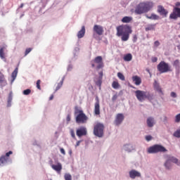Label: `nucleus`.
Here are the masks:
<instances>
[{
	"mask_svg": "<svg viewBox=\"0 0 180 180\" xmlns=\"http://www.w3.org/2000/svg\"><path fill=\"white\" fill-rule=\"evenodd\" d=\"M135 95L136 96V99H138L139 102H143V101H146V99L153 101V94H150L148 91L136 90L135 91Z\"/></svg>",
	"mask_w": 180,
	"mask_h": 180,
	"instance_id": "obj_3",
	"label": "nucleus"
},
{
	"mask_svg": "<svg viewBox=\"0 0 180 180\" xmlns=\"http://www.w3.org/2000/svg\"><path fill=\"white\" fill-rule=\"evenodd\" d=\"M154 3L152 1L142 2L138 4L135 8V13L136 15H142V13H147L149 11H151Z\"/></svg>",
	"mask_w": 180,
	"mask_h": 180,
	"instance_id": "obj_2",
	"label": "nucleus"
},
{
	"mask_svg": "<svg viewBox=\"0 0 180 180\" xmlns=\"http://www.w3.org/2000/svg\"><path fill=\"white\" fill-rule=\"evenodd\" d=\"M177 49L180 51V44L177 45Z\"/></svg>",
	"mask_w": 180,
	"mask_h": 180,
	"instance_id": "obj_55",
	"label": "nucleus"
},
{
	"mask_svg": "<svg viewBox=\"0 0 180 180\" xmlns=\"http://www.w3.org/2000/svg\"><path fill=\"white\" fill-rule=\"evenodd\" d=\"M90 64L92 68H96V70H101L103 68V59L102 56H97L94 60H91Z\"/></svg>",
	"mask_w": 180,
	"mask_h": 180,
	"instance_id": "obj_6",
	"label": "nucleus"
},
{
	"mask_svg": "<svg viewBox=\"0 0 180 180\" xmlns=\"http://www.w3.org/2000/svg\"><path fill=\"white\" fill-rule=\"evenodd\" d=\"M54 98V96L51 95L49 98V101H53V99Z\"/></svg>",
	"mask_w": 180,
	"mask_h": 180,
	"instance_id": "obj_52",
	"label": "nucleus"
},
{
	"mask_svg": "<svg viewBox=\"0 0 180 180\" xmlns=\"http://www.w3.org/2000/svg\"><path fill=\"white\" fill-rule=\"evenodd\" d=\"M94 37H95V34H94Z\"/></svg>",
	"mask_w": 180,
	"mask_h": 180,
	"instance_id": "obj_56",
	"label": "nucleus"
},
{
	"mask_svg": "<svg viewBox=\"0 0 180 180\" xmlns=\"http://www.w3.org/2000/svg\"><path fill=\"white\" fill-rule=\"evenodd\" d=\"M8 85V82H6V79H5V75L2 72H0V86L1 88H4V86H6Z\"/></svg>",
	"mask_w": 180,
	"mask_h": 180,
	"instance_id": "obj_17",
	"label": "nucleus"
},
{
	"mask_svg": "<svg viewBox=\"0 0 180 180\" xmlns=\"http://www.w3.org/2000/svg\"><path fill=\"white\" fill-rule=\"evenodd\" d=\"M158 61V58L157 57L152 58V63H157Z\"/></svg>",
	"mask_w": 180,
	"mask_h": 180,
	"instance_id": "obj_45",
	"label": "nucleus"
},
{
	"mask_svg": "<svg viewBox=\"0 0 180 180\" xmlns=\"http://www.w3.org/2000/svg\"><path fill=\"white\" fill-rule=\"evenodd\" d=\"M133 59V56L131 53H127L124 56V61H131Z\"/></svg>",
	"mask_w": 180,
	"mask_h": 180,
	"instance_id": "obj_28",
	"label": "nucleus"
},
{
	"mask_svg": "<svg viewBox=\"0 0 180 180\" xmlns=\"http://www.w3.org/2000/svg\"><path fill=\"white\" fill-rule=\"evenodd\" d=\"M176 123H179L180 122V113L177 115H176V119H175Z\"/></svg>",
	"mask_w": 180,
	"mask_h": 180,
	"instance_id": "obj_39",
	"label": "nucleus"
},
{
	"mask_svg": "<svg viewBox=\"0 0 180 180\" xmlns=\"http://www.w3.org/2000/svg\"><path fill=\"white\" fill-rule=\"evenodd\" d=\"M75 115H77L76 116V123H86L88 120V117L85 113H84V111L82 110H76L75 111Z\"/></svg>",
	"mask_w": 180,
	"mask_h": 180,
	"instance_id": "obj_4",
	"label": "nucleus"
},
{
	"mask_svg": "<svg viewBox=\"0 0 180 180\" xmlns=\"http://www.w3.org/2000/svg\"><path fill=\"white\" fill-rule=\"evenodd\" d=\"M23 95H30L32 94V90L30 89H25L22 91Z\"/></svg>",
	"mask_w": 180,
	"mask_h": 180,
	"instance_id": "obj_34",
	"label": "nucleus"
},
{
	"mask_svg": "<svg viewBox=\"0 0 180 180\" xmlns=\"http://www.w3.org/2000/svg\"><path fill=\"white\" fill-rule=\"evenodd\" d=\"M13 153L12 150H10L6 153V155H3L0 158V167H2V165H4V164L8 162V160H9V155H12Z\"/></svg>",
	"mask_w": 180,
	"mask_h": 180,
	"instance_id": "obj_11",
	"label": "nucleus"
},
{
	"mask_svg": "<svg viewBox=\"0 0 180 180\" xmlns=\"http://www.w3.org/2000/svg\"><path fill=\"white\" fill-rule=\"evenodd\" d=\"M60 153L63 155H65V150H64V148H60Z\"/></svg>",
	"mask_w": 180,
	"mask_h": 180,
	"instance_id": "obj_50",
	"label": "nucleus"
},
{
	"mask_svg": "<svg viewBox=\"0 0 180 180\" xmlns=\"http://www.w3.org/2000/svg\"><path fill=\"white\" fill-rule=\"evenodd\" d=\"M117 99V94H115L112 96V102H115V101H116Z\"/></svg>",
	"mask_w": 180,
	"mask_h": 180,
	"instance_id": "obj_46",
	"label": "nucleus"
},
{
	"mask_svg": "<svg viewBox=\"0 0 180 180\" xmlns=\"http://www.w3.org/2000/svg\"><path fill=\"white\" fill-rule=\"evenodd\" d=\"M30 51H32V48L27 49L25 50V56H27V54H29V53H30Z\"/></svg>",
	"mask_w": 180,
	"mask_h": 180,
	"instance_id": "obj_40",
	"label": "nucleus"
},
{
	"mask_svg": "<svg viewBox=\"0 0 180 180\" xmlns=\"http://www.w3.org/2000/svg\"><path fill=\"white\" fill-rule=\"evenodd\" d=\"M79 144H81V141H78L76 143V146L78 147V146H79Z\"/></svg>",
	"mask_w": 180,
	"mask_h": 180,
	"instance_id": "obj_53",
	"label": "nucleus"
},
{
	"mask_svg": "<svg viewBox=\"0 0 180 180\" xmlns=\"http://www.w3.org/2000/svg\"><path fill=\"white\" fill-rule=\"evenodd\" d=\"M23 6H24V4H21L20 6V8H23Z\"/></svg>",
	"mask_w": 180,
	"mask_h": 180,
	"instance_id": "obj_54",
	"label": "nucleus"
},
{
	"mask_svg": "<svg viewBox=\"0 0 180 180\" xmlns=\"http://www.w3.org/2000/svg\"><path fill=\"white\" fill-rule=\"evenodd\" d=\"M124 149L126 151H128L129 153L130 152V145H125Z\"/></svg>",
	"mask_w": 180,
	"mask_h": 180,
	"instance_id": "obj_44",
	"label": "nucleus"
},
{
	"mask_svg": "<svg viewBox=\"0 0 180 180\" xmlns=\"http://www.w3.org/2000/svg\"><path fill=\"white\" fill-rule=\"evenodd\" d=\"M178 18H180V8L174 7L172 13L169 15V18L176 20Z\"/></svg>",
	"mask_w": 180,
	"mask_h": 180,
	"instance_id": "obj_9",
	"label": "nucleus"
},
{
	"mask_svg": "<svg viewBox=\"0 0 180 180\" xmlns=\"http://www.w3.org/2000/svg\"><path fill=\"white\" fill-rule=\"evenodd\" d=\"M63 83H64V79H63L62 81H60V82L58 84V85H57V86H56V89H55L56 92H57V91H58V89H60V88H61V86H63Z\"/></svg>",
	"mask_w": 180,
	"mask_h": 180,
	"instance_id": "obj_30",
	"label": "nucleus"
},
{
	"mask_svg": "<svg viewBox=\"0 0 180 180\" xmlns=\"http://www.w3.org/2000/svg\"><path fill=\"white\" fill-rule=\"evenodd\" d=\"M117 37H121L122 41H127L130 39V34L133 33L131 26L129 25H122L116 27Z\"/></svg>",
	"mask_w": 180,
	"mask_h": 180,
	"instance_id": "obj_1",
	"label": "nucleus"
},
{
	"mask_svg": "<svg viewBox=\"0 0 180 180\" xmlns=\"http://www.w3.org/2000/svg\"><path fill=\"white\" fill-rule=\"evenodd\" d=\"M170 95H171L172 98H176V93H175L174 91H172Z\"/></svg>",
	"mask_w": 180,
	"mask_h": 180,
	"instance_id": "obj_47",
	"label": "nucleus"
},
{
	"mask_svg": "<svg viewBox=\"0 0 180 180\" xmlns=\"http://www.w3.org/2000/svg\"><path fill=\"white\" fill-rule=\"evenodd\" d=\"M132 81L135 84V85L139 86L141 84V77L135 75L132 77Z\"/></svg>",
	"mask_w": 180,
	"mask_h": 180,
	"instance_id": "obj_21",
	"label": "nucleus"
},
{
	"mask_svg": "<svg viewBox=\"0 0 180 180\" xmlns=\"http://www.w3.org/2000/svg\"><path fill=\"white\" fill-rule=\"evenodd\" d=\"M154 89L157 92H158L159 95H164V93H162V89H161V86H160V84L157 82V81H155L153 84Z\"/></svg>",
	"mask_w": 180,
	"mask_h": 180,
	"instance_id": "obj_19",
	"label": "nucleus"
},
{
	"mask_svg": "<svg viewBox=\"0 0 180 180\" xmlns=\"http://www.w3.org/2000/svg\"><path fill=\"white\" fill-rule=\"evenodd\" d=\"M155 47H158V46H160V41H155V43H154Z\"/></svg>",
	"mask_w": 180,
	"mask_h": 180,
	"instance_id": "obj_51",
	"label": "nucleus"
},
{
	"mask_svg": "<svg viewBox=\"0 0 180 180\" xmlns=\"http://www.w3.org/2000/svg\"><path fill=\"white\" fill-rule=\"evenodd\" d=\"M85 36V26H82L81 30L77 32L78 39H82Z\"/></svg>",
	"mask_w": 180,
	"mask_h": 180,
	"instance_id": "obj_23",
	"label": "nucleus"
},
{
	"mask_svg": "<svg viewBox=\"0 0 180 180\" xmlns=\"http://www.w3.org/2000/svg\"><path fill=\"white\" fill-rule=\"evenodd\" d=\"M112 87L114 89H119V88H120V84H119L118 81H114L112 83Z\"/></svg>",
	"mask_w": 180,
	"mask_h": 180,
	"instance_id": "obj_29",
	"label": "nucleus"
},
{
	"mask_svg": "<svg viewBox=\"0 0 180 180\" xmlns=\"http://www.w3.org/2000/svg\"><path fill=\"white\" fill-rule=\"evenodd\" d=\"M40 84H41V81L40 79H38L37 81V89H41V87L40 86Z\"/></svg>",
	"mask_w": 180,
	"mask_h": 180,
	"instance_id": "obj_37",
	"label": "nucleus"
},
{
	"mask_svg": "<svg viewBox=\"0 0 180 180\" xmlns=\"http://www.w3.org/2000/svg\"><path fill=\"white\" fill-rule=\"evenodd\" d=\"M117 77H118V78H120L121 79V81H124V79H125L124 75L123 74H122V72H118Z\"/></svg>",
	"mask_w": 180,
	"mask_h": 180,
	"instance_id": "obj_35",
	"label": "nucleus"
},
{
	"mask_svg": "<svg viewBox=\"0 0 180 180\" xmlns=\"http://www.w3.org/2000/svg\"><path fill=\"white\" fill-rule=\"evenodd\" d=\"M18 68H16L14 71L12 72L11 74V84L13 82V81H15V79H16V77H18Z\"/></svg>",
	"mask_w": 180,
	"mask_h": 180,
	"instance_id": "obj_26",
	"label": "nucleus"
},
{
	"mask_svg": "<svg viewBox=\"0 0 180 180\" xmlns=\"http://www.w3.org/2000/svg\"><path fill=\"white\" fill-rule=\"evenodd\" d=\"M147 19H152L153 20H158L160 19V16L157 15L156 14H151L150 16L146 15Z\"/></svg>",
	"mask_w": 180,
	"mask_h": 180,
	"instance_id": "obj_27",
	"label": "nucleus"
},
{
	"mask_svg": "<svg viewBox=\"0 0 180 180\" xmlns=\"http://www.w3.org/2000/svg\"><path fill=\"white\" fill-rule=\"evenodd\" d=\"M171 162H174V164H177V165H179V164H178V159L174 157H169L168 160L165 163L166 168H167L168 169H169V167H171Z\"/></svg>",
	"mask_w": 180,
	"mask_h": 180,
	"instance_id": "obj_12",
	"label": "nucleus"
},
{
	"mask_svg": "<svg viewBox=\"0 0 180 180\" xmlns=\"http://www.w3.org/2000/svg\"><path fill=\"white\" fill-rule=\"evenodd\" d=\"M167 149L161 145H154L148 149V154H157V153H165Z\"/></svg>",
	"mask_w": 180,
	"mask_h": 180,
	"instance_id": "obj_7",
	"label": "nucleus"
},
{
	"mask_svg": "<svg viewBox=\"0 0 180 180\" xmlns=\"http://www.w3.org/2000/svg\"><path fill=\"white\" fill-rule=\"evenodd\" d=\"M94 32L98 36H102L103 34V27L98 25H95L93 27Z\"/></svg>",
	"mask_w": 180,
	"mask_h": 180,
	"instance_id": "obj_13",
	"label": "nucleus"
},
{
	"mask_svg": "<svg viewBox=\"0 0 180 180\" xmlns=\"http://www.w3.org/2000/svg\"><path fill=\"white\" fill-rule=\"evenodd\" d=\"M173 136L177 139H180V129H177L176 131H174Z\"/></svg>",
	"mask_w": 180,
	"mask_h": 180,
	"instance_id": "obj_33",
	"label": "nucleus"
},
{
	"mask_svg": "<svg viewBox=\"0 0 180 180\" xmlns=\"http://www.w3.org/2000/svg\"><path fill=\"white\" fill-rule=\"evenodd\" d=\"M155 27V25H148L147 27H146V32H148V30H154Z\"/></svg>",
	"mask_w": 180,
	"mask_h": 180,
	"instance_id": "obj_32",
	"label": "nucleus"
},
{
	"mask_svg": "<svg viewBox=\"0 0 180 180\" xmlns=\"http://www.w3.org/2000/svg\"><path fill=\"white\" fill-rule=\"evenodd\" d=\"M157 69L160 72V74H165V72H171L172 69L169 64L165 61H161L157 66Z\"/></svg>",
	"mask_w": 180,
	"mask_h": 180,
	"instance_id": "obj_5",
	"label": "nucleus"
},
{
	"mask_svg": "<svg viewBox=\"0 0 180 180\" xmlns=\"http://www.w3.org/2000/svg\"><path fill=\"white\" fill-rule=\"evenodd\" d=\"M64 177L65 180H72V176L70 174H65Z\"/></svg>",
	"mask_w": 180,
	"mask_h": 180,
	"instance_id": "obj_36",
	"label": "nucleus"
},
{
	"mask_svg": "<svg viewBox=\"0 0 180 180\" xmlns=\"http://www.w3.org/2000/svg\"><path fill=\"white\" fill-rule=\"evenodd\" d=\"M5 50H6V47L1 46L0 47V58L6 63V53H5Z\"/></svg>",
	"mask_w": 180,
	"mask_h": 180,
	"instance_id": "obj_16",
	"label": "nucleus"
},
{
	"mask_svg": "<svg viewBox=\"0 0 180 180\" xmlns=\"http://www.w3.org/2000/svg\"><path fill=\"white\" fill-rule=\"evenodd\" d=\"M146 141H150V140H153V136H151L150 135L146 136Z\"/></svg>",
	"mask_w": 180,
	"mask_h": 180,
	"instance_id": "obj_42",
	"label": "nucleus"
},
{
	"mask_svg": "<svg viewBox=\"0 0 180 180\" xmlns=\"http://www.w3.org/2000/svg\"><path fill=\"white\" fill-rule=\"evenodd\" d=\"M51 168L56 171L57 172H60L61 169H63V165L61 163H58L57 165H52Z\"/></svg>",
	"mask_w": 180,
	"mask_h": 180,
	"instance_id": "obj_22",
	"label": "nucleus"
},
{
	"mask_svg": "<svg viewBox=\"0 0 180 180\" xmlns=\"http://www.w3.org/2000/svg\"><path fill=\"white\" fill-rule=\"evenodd\" d=\"M70 135L72 137V139H75V131H74V129H70Z\"/></svg>",
	"mask_w": 180,
	"mask_h": 180,
	"instance_id": "obj_38",
	"label": "nucleus"
},
{
	"mask_svg": "<svg viewBox=\"0 0 180 180\" xmlns=\"http://www.w3.org/2000/svg\"><path fill=\"white\" fill-rule=\"evenodd\" d=\"M104 129H105V127L103 125V124H101V123L96 124L94 127V136H96L97 137H103Z\"/></svg>",
	"mask_w": 180,
	"mask_h": 180,
	"instance_id": "obj_8",
	"label": "nucleus"
},
{
	"mask_svg": "<svg viewBox=\"0 0 180 180\" xmlns=\"http://www.w3.org/2000/svg\"><path fill=\"white\" fill-rule=\"evenodd\" d=\"M8 103H11V102H12V93H10L8 95Z\"/></svg>",
	"mask_w": 180,
	"mask_h": 180,
	"instance_id": "obj_43",
	"label": "nucleus"
},
{
	"mask_svg": "<svg viewBox=\"0 0 180 180\" xmlns=\"http://www.w3.org/2000/svg\"><path fill=\"white\" fill-rule=\"evenodd\" d=\"M123 120H124V115H123V114L119 113L115 117V124L116 126H119V124H122Z\"/></svg>",
	"mask_w": 180,
	"mask_h": 180,
	"instance_id": "obj_14",
	"label": "nucleus"
},
{
	"mask_svg": "<svg viewBox=\"0 0 180 180\" xmlns=\"http://www.w3.org/2000/svg\"><path fill=\"white\" fill-rule=\"evenodd\" d=\"M133 20V17L125 16L122 20V23H130Z\"/></svg>",
	"mask_w": 180,
	"mask_h": 180,
	"instance_id": "obj_25",
	"label": "nucleus"
},
{
	"mask_svg": "<svg viewBox=\"0 0 180 180\" xmlns=\"http://www.w3.org/2000/svg\"><path fill=\"white\" fill-rule=\"evenodd\" d=\"M67 123H70L71 122V115H68L66 117Z\"/></svg>",
	"mask_w": 180,
	"mask_h": 180,
	"instance_id": "obj_41",
	"label": "nucleus"
},
{
	"mask_svg": "<svg viewBox=\"0 0 180 180\" xmlns=\"http://www.w3.org/2000/svg\"><path fill=\"white\" fill-rule=\"evenodd\" d=\"M129 176L130 178H131V179H134L136 176L137 177L141 176V174H140V172L134 169H132L129 172Z\"/></svg>",
	"mask_w": 180,
	"mask_h": 180,
	"instance_id": "obj_20",
	"label": "nucleus"
},
{
	"mask_svg": "<svg viewBox=\"0 0 180 180\" xmlns=\"http://www.w3.org/2000/svg\"><path fill=\"white\" fill-rule=\"evenodd\" d=\"M174 8H180V2L179 1L176 2Z\"/></svg>",
	"mask_w": 180,
	"mask_h": 180,
	"instance_id": "obj_48",
	"label": "nucleus"
},
{
	"mask_svg": "<svg viewBox=\"0 0 180 180\" xmlns=\"http://www.w3.org/2000/svg\"><path fill=\"white\" fill-rule=\"evenodd\" d=\"M76 134L77 137H82L83 136H86L88 134V130L85 127H80L77 129Z\"/></svg>",
	"mask_w": 180,
	"mask_h": 180,
	"instance_id": "obj_10",
	"label": "nucleus"
},
{
	"mask_svg": "<svg viewBox=\"0 0 180 180\" xmlns=\"http://www.w3.org/2000/svg\"><path fill=\"white\" fill-rule=\"evenodd\" d=\"M94 115L96 116L101 115V105L99 104V99L98 98L94 105Z\"/></svg>",
	"mask_w": 180,
	"mask_h": 180,
	"instance_id": "obj_15",
	"label": "nucleus"
},
{
	"mask_svg": "<svg viewBox=\"0 0 180 180\" xmlns=\"http://www.w3.org/2000/svg\"><path fill=\"white\" fill-rule=\"evenodd\" d=\"M146 123L149 127H153L154 124H155V122H154V118L149 117L147 119Z\"/></svg>",
	"mask_w": 180,
	"mask_h": 180,
	"instance_id": "obj_24",
	"label": "nucleus"
},
{
	"mask_svg": "<svg viewBox=\"0 0 180 180\" xmlns=\"http://www.w3.org/2000/svg\"><path fill=\"white\" fill-rule=\"evenodd\" d=\"M133 41H134V43H136V41H137V35H134Z\"/></svg>",
	"mask_w": 180,
	"mask_h": 180,
	"instance_id": "obj_49",
	"label": "nucleus"
},
{
	"mask_svg": "<svg viewBox=\"0 0 180 180\" xmlns=\"http://www.w3.org/2000/svg\"><path fill=\"white\" fill-rule=\"evenodd\" d=\"M158 12L162 16H167V15H168V11H167L162 6H158Z\"/></svg>",
	"mask_w": 180,
	"mask_h": 180,
	"instance_id": "obj_18",
	"label": "nucleus"
},
{
	"mask_svg": "<svg viewBox=\"0 0 180 180\" xmlns=\"http://www.w3.org/2000/svg\"><path fill=\"white\" fill-rule=\"evenodd\" d=\"M173 65L174 67H175V68H180L179 60L178 59L175 60L173 63Z\"/></svg>",
	"mask_w": 180,
	"mask_h": 180,
	"instance_id": "obj_31",
	"label": "nucleus"
}]
</instances>
